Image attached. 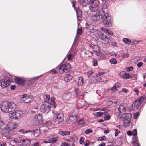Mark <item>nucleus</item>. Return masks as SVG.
<instances>
[{"label": "nucleus", "mask_w": 146, "mask_h": 146, "mask_svg": "<svg viewBox=\"0 0 146 146\" xmlns=\"http://www.w3.org/2000/svg\"><path fill=\"white\" fill-rule=\"evenodd\" d=\"M1 108L2 111L4 112H10L15 109L16 105L14 103H10L6 101L1 104Z\"/></svg>", "instance_id": "f257e3e1"}, {"label": "nucleus", "mask_w": 146, "mask_h": 146, "mask_svg": "<svg viewBox=\"0 0 146 146\" xmlns=\"http://www.w3.org/2000/svg\"><path fill=\"white\" fill-rule=\"evenodd\" d=\"M103 24L106 27H110L112 24V19L110 15L105 11L102 19Z\"/></svg>", "instance_id": "f03ea898"}, {"label": "nucleus", "mask_w": 146, "mask_h": 146, "mask_svg": "<svg viewBox=\"0 0 146 146\" xmlns=\"http://www.w3.org/2000/svg\"><path fill=\"white\" fill-rule=\"evenodd\" d=\"M100 4L98 0H90L89 2V8L91 11L96 12L99 9Z\"/></svg>", "instance_id": "7ed1b4c3"}, {"label": "nucleus", "mask_w": 146, "mask_h": 146, "mask_svg": "<svg viewBox=\"0 0 146 146\" xmlns=\"http://www.w3.org/2000/svg\"><path fill=\"white\" fill-rule=\"evenodd\" d=\"M104 9L103 8L100 9L99 11L96 13L95 14L92 16L91 19L94 21H98L102 20L105 11Z\"/></svg>", "instance_id": "20e7f679"}, {"label": "nucleus", "mask_w": 146, "mask_h": 146, "mask_svg": "<svg viewBox=\"0 0 146 146\" xmlns=\"http://www.w3.org/2000/svg\"><path fill=\"white\" fill-rule=\"evenodd\" d=\"M23 114V111L21 110H18L10 113L9 116L10 118L18 120L22 117Z\"/></svg>", "instance_id": "39448f33"}, {"label": "nucleus", "mask_w": 146, "mask_h": 146, "mask_svg": "<svg viewBox=\"0 0 146 146\" xmlns=\"http://www.w3.org/2000/svg\"><path fill=\"white\" fill-rule=\"evenodd\" d=\"M44 101L46 103H48L53 106L54 108H55L56 105V104L55 102V98L53 97H52L50 101V96L49 95H45L43 96Z\"/></svg>", "instance_id": "423d86ee"}, {"label": "nucleus", "mask_w": 146, "mask_h": 146, "mask_svg": "<svg viewBox=\"0 0 146 146\" xmlns=\"http://www.w3.org/2000/svg\"><path fill=\"white\" fill-rule=\"evenodd\" d=\"M144 99V98L143 97L138 98L132 104V109L134 110H135L138 109Z\"/></svg>", "instance_id": "0eeeda50"}, {"label": "nucleus", "mask_w": 146, "mask_h": 146, "mask_svg": "<svg viewBox=\"0 0 146 146\" xmlns=\"http://www.w3.org/2000/svg\"><path fill=\"white\" fill-rule=\"evenodd\" d=\"M70 68L71 66L69 63L63 64L59 67V72L61 73H66L70 71Z\"/></svg>", "instance_id": "6e6552de"}, {"label": "nucleus", "mask_w": 146, "mask_h": 146, "mask_svg": "<svg viewBox=\"0 0 146 146\" xmlns=\"http://www.w3.org/2000/svg\"><path fill=\"white\" fill-rule=\"evenodd\" d=\"M86 27L87 30L91 33H96L98 32V27L93 24H87L86 25Z\"/></svg>", "instance_id": "1a4fd4ad"}, {"label": "nucleus", "mask_w": 146, "mask_h": 146, "mask_svg": "<svg viewBox=\"0 0 146 146\" xmlns=\"http://www.w3.org/2000/svg\"><path fill=\"white\" fill-rule=\"evenodd\" d=\"M51 105L49 104H41L40 106V111L43 113H48L50 110Z\"/></svg>", "instance_id": "9d476101"}, {"label": "nucleus", "mask_w": 146, "mask_h": 146, "mask_svg": "<svg viewBox=\"0 0 146 146\" xmlns=\"http://www.w3.org/2000/svg\"><path fill=\"white\" fill-rule=\"evenodd\" d=\"M58 137L52 135H50L47 137V141L44 142V143H54L58 141Z\"/></svg>", "instance_id": "9b49d317"}, {"label": "nucleus", "mask_w": 146, "mask_h": 146, "mask_svg": "<svg viewBox=\"0 0 146 146\" xmlns=\"http://www.w3.org/2000/svg\"><path fill=\"white\" fill-rule=\"evenodd\" d=\"M13 81L12 79L8 78L2 79L0 82V86L2 87L5 88L9 85V84Z\"/></svg>", "instance_id": "f8f14e48"}, {"label": "nucleus", "mask_w": 146, "mask_h": 146, "mask_svg": "<svg viewBox=\"0 0 146 146\" xmlns=\"http://www.w3.org/2000/svg\"><path fill=\"white\" fill-rule=\"evenodd\" d=\"M64 115L63 113H58L56 115V118L54 120V121L56 124L61 123L64 119Z\"/></svg>", "instance_id": "ddd939ff"}, {"label": "nucleus", "mask_w": 146, "mask_h": 146, "mask_svg": "<svg viewBox=\"0 0 146 146\" xmlns=\"http://www.w3.org/2000/svg\"><path fill=\"white\" fill-rule=\"evenodd\" d=\"M17 127L18 125L16 123L11 121L8 122L6 127V129L9 131L17 128Z\"/></svg>", "instance_id": "4468645a"}, {"label": "nucleus", "mask_w": 146, "mask_h": 146, "mask_svg": "<svg viewBox=\"0 0 146 146\" xmlns=\"http://www.w3.org/2000/svg\"><path fill=\"white\" fill-rule=\"evenodd\" d=\"M21 98L23 101L26 103H31L33 99L31 96L28 95L26 94L23 95Z\"/></svg>", "instance_id": "2eb2a0df"}, {"label": "nucleus", "mask_w": 146, "mask_h": 146, "mask_svg": "<svg viewBox=\"0 0 146 146\" xmlns=\"http://www.w3.org/2000/svg\"><path fill=\"white\" fill-rule=\"evenodd\" d=\"M42 117L41 114L36 115L34 117V122L36 125H38L40 121H42Z\"/></svg>", "instance_id": "dca6fc26"}, {"label": "nucleus", "mask_w": 146, "mask_h": 146, "mask_svg": "<svg viewBox=\"0 0 146 146\" xmlns=\"http://www.w3.org/2000/svg\"><path fill=\"white\" fill-rule=\"evenodd\" d=\"M14 80L16 83L19 86L24 85L26 82L25 80L20 78H14Z\"/></svg>", "instance_id": "f3484780"}, {"label": "nucleus", "mask_w": 146, "mask_h": 146, "mask_svg": "<svg viewBox=\"0 0 146 146\" xmlns=\"http://www.w3.org/2000/svg\"><path fill=\"white\" fill-rule=\"evenodd\" d=\"M19 143H23L25 146H29L31 143V141L28 139H23L19 141Z\"/></svg>", "instance_id": "a211bd4d"}, {"label": "nucleus", "mask_w": 146, "mask_h": 146, "mask_svg": "<svg viewBox=\"0 0 146 146\" xmlns=\"http://www.w3.org/2000/svg\"><path fill=\"white\" fill-rule=\"evenodd\" d=\"M120 76L121 78L125 79H128L130 77V74L129 73H126L123 72L120 73Z\"/></svg>", "instance_id": "6ab92c4d"}, {"label": "nucleus", "mask_w": 146, "mask_h": 146, "mask_svg": "<svg viewBox=\"0 0 146 146\" xmlns=\"http://www.w3.org/2000/svg\"><path fill=\"white\" fill-rule=\"evenodd\" d=\"M116 110H118L119 111L118 113L119 114H121L122 112H124L126 110L125 108L122 105H120L119 108H117Z\"/></svg>", "instance_id": "aec40b11"}, {"label": "nucleus", "mask_w": 146, "mask_h": 146, "mask_svg": "<svg viewBox=\"0 0 146 146\" xmlns=\"http://www.w3.org/2000/svg\"><path fill=\"white\" fill-rule=\"evenodd\" d=\"M100 37L101 39L103 40H106L107 42L110 41V39L106 35L103 34L102 33H100Z\"/></svg>", "instance_id": "412c9836"}, {"label": "nucleus", "mask_w": 146, "mask_h": 146, "mask_svg": "<svg viewBox=\"0 0 146 146\" xmlns=\"http://www.w3.org/2000/svg\"><path fill=\"white\" fill-rule=\"evenodd\" d=\"M125 119H127L128 121L131 120L132 117V115L129 113H124L123 114Z\"/></svg>", "instance_id": "4be33fe9"}, {"label": "nucleus", "mask_w": 146, "mask_h": 146, "mask_svg": "<svg viewBox=\"0 0 146 146\" xmlns=\"http://www.w3.org/2000/svg\"><path fill=\"white\" fill-rule=\"evenodd\" d=\"M70 131H61L58 132V134L62 136H67L70 134Z\"/></svg>", "instance_id": "5701e85b"}, {"label": "nucleus", "mask_w": 146, "mask_h": 146, "mask_svg": "<svg viewBox=\"0 0 146 146\" xmlns=\"http://www.w3.org/2000/svg\"><path fill=\"white\" fill-rule=\"evenodd\" d=\"M78 3L80 5L84 7L88 3V0H78Z\"/></svg>", "instance_id": "b1692460"}, {"label": "nucleus", "mask_w": 146, "mask_h": 146, "mask_svg": "<svg viewBox=\"0 0 146 146\" xmlns=\"http://www.w3.org/2000/svg\"><path fill=\"white\" fill-rule=\"evenodd\" d=\"M72 78V76L70 74H67L64 78V80L66 82H68Z\"/></svg>", "instance_id": "393cba45"}, {"label": "nucleus", "mask_w": 146, "mask_h": 146, "mask_svg": "<svg viewBox=\"0 0 146 146\" xmlns=\"http://www.w3.org/2000/svg\"><path fill=\"white\" fill-rule=\"evenodd\" d=\"M33 136L36 137L39 136L40 134V131L39 129H35L33 130Z\"/></svg>", "instance_id": "a878e982"}, {"label": "nucleus", "mask_w": 146, "mask_h": 146, "mask_svg": "<svg viewBox=\"0 0 146 146\" xmlns=\"http://www.w3.org/2000/svg\"><path fill=\"white\" fill-rule=\"evenodd\" d=\"M101 29L106 33L108 34L111 35H113V33L111 31L106 29V28H101Z\"/></svg>", "instance_id": "bb28decb"}, {"label": "nucleus", "mask_w": 146, "mask_h": 146, "mask_svg": "<svg viewBox=\"0 0 146 146\" xmlns=\"http://www.w3.org/2000/svg\"><path fill=\"white\" fill-rule=\"evenodd\" d=\"M137 139L138 137L137 136L134 137L133 138L132 143L135 146H136L137 144H139L138 143V141L137 140Z\"/></svg>", "instance_id": "cd10ccee"}, {"label": "nucleus", "mask_w": 146, "mask_h": 146, "mask_svg": "<svg viewBox=\"0 0 146 146\" xmlns=\"http://www.w3.org/2000/svg\"><path fill=\"white\" fill-rule=\"evenodd\" d=\"M78 84L80 86H82L83 84V78L81 77H78Z\"/></svg>", "instance_id": "c85d7f7f"}, {"label": "nucleus", "mask_w": 146, "mask_h": 146, "mask_svg": "<svg viewBox=\"0 0 146 146\" xmlns=\"http://www.w3.org/2000/svg\"><path fill=\"white\" fill-rule=\"evenodd\" d=\"M25 134H27V136L28 137H33V130H28L26 131Z\"/></svg>", "instance_id": "c756f323"}, {"label": "nucleus", "mask_w": 146, "mask_h": 146, "mask_svg": "<svg viewBox=\"0 0 146 146\" xmlns=\"http://www.w3.org/2000/svg\"><path fill=\"white\" fill-rule=\"evenodd\" d=\"M123 42L126 44L130 45L131 44V42L130 39L127 38H124L123 39Z\"/></svg>", "instance_id": "7c9ffc66"}, {"label": "nucleus", "mask_w": 146, "mask_h": 146, "mask_svg": "<svg viewBox=\"0 0 146 146\" xmlns=\"http://www.w3.org/2000/svg\"><path fill=\"white\" fill-rule=\"evenodd\" d=\"M74 56L72 55L71 54H68L67 55L68 60H71Z\"/></svg>", "instance_id": "2f4dec72"}, {"label": "nucleus", "mask_w": 146, "mask_h": 146, "mask_svg": "<svg viewBox=\"0 0 146 146\" xmlns=\"http://www.w3.org/2000/svg\"><path fill=\"white\" fill-rule=\"evenodd\" d=\"M110 63L113 64H116L117 63V61L115 58H112L110 60Z\"/></svg>", "instance_id": "473e14b6"}, {"label": "nucleus", "mask_w": 146, "mask_h": 146, "mask_svg": "<svg viewBox=\"0 0 146 146\" xmlns=\"http://www.w3.org/2000/svg\"><path fill=\"white\" fill-rule=\"evenodd\" d=\"M133 66H131L129 67H126L125 68L126 70L128 72L132 71L133 69Z\"/></svg>", "instance_id": "72a5a7b5"}, {"label": "nucleus", "mask_w": 146, "mask_h": 146, "mask_svg": "<svg viewBox=\"0 0 146 146\" xmlns=\"http://www.w3.org/2000/svg\"><path fill=\"white\" fill-rule=\"evenodd\" d=\"M121 57L124 58H126L129 56V54L128 53H125L123 54L121 56Z\"/></svg>", "instance_id": "f704fd0d"}, {"label": "nucleus", "mask_w": 146, "mask_h": 146, "mask_svg": "<svg viewBox=\"0 0 146 146\" xmlns=\"http://www.w3.org/2000/svg\"><path fill=\"white\" fill-rule=\"evenodd\" d=\"M115 132V136H117L120 133V131L118 129H115L114 130Z\"/></svg>", "instance_id": "c9c22d12"}, {"label": "nucleus", "mask_w": 146, "mask_h": 146, "mask_svg": "<svg viewBox=\"0 0 146 146\" xmlns=\"http://www.w3.org/2000/svg\"><path fill=\"white\" fill-rule=\"evenodd\" d=\"M104 74H105V73L104 72H100L96 74V77H98L99 76L104 75Z\"/></svg>", "instance_id": "e433bc0d"}, {"label": "nucleus", "mask_w": 146, "mask_h": 146, "mask_svg": "<svg viewBox=\"0 0 146 146\" xmlns=\"http://www.w3.org/2000/svg\"><path fill=\"white\" fill-rule=\"evenodd\" d=\"M93 131L91 129H88L86 130L85 131V133L86 134H88L90 133H92Z\"/></svg>", "instance_id": "4c0bfd02"}, {"label": "nucleus", "mask_w": 146, "mask_h": 146, "mask_svg": "<svg viewBox=\"0 0 146 146\" xmlns=\"http://www.w3.org/2000/svg\"><path fill=\"white\" fill-rule=\"evenodd\" d=\"M132 135L133 137H136L137 136V130L136 129H135L133 130L132 133Z\"/></svg>", "instance_id": "58836bf2"}, {"label": "nucleus", "mask_w": 146, "mask_h": 146, "mask_svg": "<svg viewBox=\"0 0 146 146\" xmlns=\"http://www.w3.org/2000/svg\"><path fill=\"white\" fill-rule=\"evenodd\" d=\"M104 118L105 120H109L110 118V116L109 115H107L105 114L104 115Z\"/></svg>", "instance_id": "ea45409f"}, {"label": "nucleus", "mask_w": 146, "mask_h": 146, "mask_svg": "<svg viewBox=\"0 0 146 146\" xmlns=\"http://www.w3.org/2000/svg\"><path fill=\"white\" fill-rule=\"evenodd\" d=\"M119 86L118 85V84H116L113 87L112 89L111 90L112 91H114L116 90V87H119Z\"/></svg>", "instance_id": "a19ab883"}, {"label": "nucleus", "mask_w": 146, "mask_h": 146, "mask_svg": "<svg viewBox=\"0 0 146 146\" xmlns=\"http://www.w3.org/2000/svg\"><path fill=\"white\" fill-rule=\"evenodd\" d=\"M93 74V72L92 71H90L87 72V75L88 77H90Z\"/></svg>", "instance_id": "79ce46f5"}, {"label": "nucleus", "mask_w": 146, "mask_h": 146, "mask_svg": "<svg viewBox=\"0 0 146 146\" xmlns=\"http://www.w3.org/2000/svg\"><path fill=\"white\" fill-rule=\"evenodd\" d=\"M84 137H81L80 139V143L81 144H82L84 142Z\"/></svg>", "instance_id": "37998d69"}, {"label": "nucleus", "mask_w": 146, "mask_h": 146, "mask_svg": "<svg viewBox=\"0 0 146 146\" xmlns=\"http://www.w3.org/2000/svg\"><path fill=\"white\" fill-rule=\"evenodd\" d=\"M139 113L138 112H136L134 113L133 115V117L134 119H136L137 118L138 116L139 115Z\"/></svg>", "instance_id": "c03bdc74"}, {"label": "nucleus", "mask_w": 146, "mask_h": 146, "mask_svg": "<svg viewBox=\"0 0 146 146\" xmlns=\"http://www.w3.org/2000/svg\"><path fill=\"white\" fill-rule=\"evenodd\" d=\"M132 80H136L137 79L136 75H132L130 77Z\"/></svg>", "instance_id": "a18cd8bd"}, {"label": "nucleus", "mask_w": 146, "mask_h": 146, "mask_svg": "<svg viewBox=\"0 0 146 146\" xmlns=\"http://www.w3.org/2000/svg\"><path fill=\"white\" fill-rule=\"evenodd\" d=\"M99 140L100 141L106 140V137L105 136H102L99 138Z\"/></svg>", "instance_id": "49530a36"}, {"label": "nucleus", "mask_w": 146, "mask_h": 146, "mask_svg": "<svg viewBox=\"0 0 146 146\" xmlns=\"http://www.w3.org/2000/svg\"><path fill=\"white\" fill-rule=\"evenodd\" d=\"M84 121L83 119L79 120L78 121V123L79 125H81L84 123Z\"/></svg>", "instance_id": "de8ad7c7"}, {"label": "nucleus", "mask_w": 146, "mask_h": 146, "mask_svg": "<svg viewBox=\"0 0 146 146\" xmlns=\"http://www.w3.org/2000/svg\"><path fill=\"white\" fill-rule=\"evenodd\" d=\"M82 33V30L81 29H78L77 31V34L78 35H80Z\"/></svg>", "instance_id": "09e8293b"}, {"label": "nucleus", "mask_w": 146, "mask_h": 146, "mask_svg": "<svg viewBox=\"0 0 146 146\" xmlns=\"http://www.w3.org/2000/svg\"><path fill=\"white\" fill-rule=\"evenodd\" d=\"M69 145L68 143L65 142L62 143L61 145V146H69Z\"/></svg>", "instance_id": "8fccbe9b"}, {"label": "nucleus", "mask_w": 146, "mask_h": 146, "mask_svg": "<svg viewBox=\"0 0 146 146\" xmlns=\"http://www.w3.org/2000/svg\"><path fill=\"white\" fill-rule=\"evenodd\" d=\"M97 60H94L93 61V65L94 66H97Z\"/></svg>", "instance_id": "3c124183"}, {"label": "nucleus", "mask_w": 146, "mask_h": 146, "mask_svg": "<svg viewBox=\"0 0 146 146\" xmlns=\"http://www.w3.org/2000/svg\"><path fill=\"white\" fill-rule=\"evenodd\" d=\"M133 91L134 92L136 93V94L138 95V93L139 92V91L136 88H135L133 89Z\"/></svg>", "instance_id": "603ef678"}, {"label": "nucleus", "mask_w": 146, "mask_h": 146, "mask_svg": "<svg viewBox=\"0 0 146 146\" xmlns=\"http://www.w3.org/2000/svg\"><path fill=\"white\" fill-rule=\"evenodd\" d=\"M79 90V89L78 88H76L75 90V92L77 96H79V95L78 94Z\"/></svg>", "instance_id": "864d4df0"}, {"label": "nucleus", "mask_w": 146, "mask_h": 146, "mask_svg": "<svg viewBox=\"0 0 146 146\" xmlns=\"http://www.w3.org/2000/svg\"><path fill=\"white\" fill-rule=\"evenodd\" d=\"M143 64V63L142 62H140L137 64V66L138 68L141 67Z\"/></svg>", "instance_id": "5fc2aeb1"}, {"label": "nucleus", "mask_w": 146, "mask_h": 146, "mask_svg": "<svg viewBox=\"0 0 146 146\" xmlns=\"http://www.w3.org/2000/svg\"><path fill=\"white\" fill-rule=\"evenodd\" d=\"M122 90L125 93H127L129 92V90H128L124 88L122 89Z\"/></svg>", "instance_id": "6e6d98bb"}, {"label": "nucleus", "mask_w": 146, "mask_h": 146, "mask_svg": "<svg viewBox=\"0 0 146 146\" xmlns=\"http://www.w3.org/2000/svg\"><path fill=\"white\" fill-rule=\"evenodd\" d=\"M95 115L97 117L101 116L100 115V112H97L96 113Z\"/></svg>", "instance_id": "4d7b16f0"}, {"label": "nucleus", "mask_w": 146, "mask_h": 146, "mask_svg": "<svg viewBox=\"0 0 146 146\" xmlns=\"http://www.w3.org/2000/svg\"><path fill=\"white\" fill-rule=\"evenodd\" d=\"M127 135L129 136H131L132 135V132L131 131H129L127 132Z\"/></svg>", "instance_id": "13d9d810"}, {"label": "nucleus", "mask_w": 146, "mask_h": 146, "mask_svg": "<svg viewBox=\"0 0 146 146\" xmlns=\"http://www.w3.org/2000/svg\"><path fill=\"white\" fill-rule=\"evenodd\" d=\"M95 80H96V82H99V81H100L101 82H104L105 81H102V78H98V80L96 79H95Z\"/></svg>", "instance_id": "bf43d9fd"}, {"label": "nucleus", "mask_w": 146, "mask_h": 146, "mask_svg": "<svg viewBox=\"0 0 146 146\" xmlns=\"http://www.w3.org/2000/svg\"><path fill=\"white\" fill-rule=\"evenodd\" d=\"M16 86L15 85H11L10 87V88L11 90H14Z\"/></svg>", "instance_id": "052dcab7"}, {"label": "nucleus", "mask_w": 146, "mask_h": 146, "mask_svg": "<svg viewBox=\"0 0 146 146\" xmlns=\"http://www.w3.org/2000/svg\"><path fill=\"white\" fill-rule=\"evenodd\" d=\"M52 113L54 115H57V114H58V112L56 111L55 110H54L52 111Z\"/></svg>", "instance_id": "680f3d73"}, {"label": "nucleus", "mask_w": 146, "mask_h": 146, "mask_svg": "<svg viewBox=\"0 0 146 146\" xmlns=\"http://www.w3.org/2000/svg\"><path fill=\"white\" fill-rule=\"evenodd\" d=\"M19 132H21L23 134H25L26 131H24V130L22 129H20L19 131Z\"/></svg>", "instance_id": "e2e57ef3"}, {"label": "nucleus", "mask_w": 146, "mask_h": 146, "mask_svg": "<svg viewBox=\"0 0 146 146\" xmlns=\"http://www.w3.org/2000/svg\"><path fill=\"white\" fill-rule=\"evenodd\" d=\"M89 104H88L85 101L83 104V106H89Z\"/></svg>", "instance_id": "0e129e2a"}, {"label": "nucleus", "mask_w": 146, "mask_h": 146, "mask_svg": "<svg viewBox=\"0 0 146 146\" xmlns=\"http://www.w3.org/2000/svg\"><path fill=\"white\" fill-rule=\"evenodd\" d=\"M33 146H40L39 143L38 142H37L34 144Z\"/></svg>", "instance_id": "69168bd1"}, {"label": "nucleus", "mask_w": 146, "mask_h": 146, "mask_svg": "<svg viewBox=\"0 0 146 146\" xmlns=\"http://www.w3.org/2000/svg\"><path fill=\"white\" fill-rule=\"evenodd\" d=\"M72 7L75 9V2L74 1H72Z\"/></svg>", "instance_id": "338daca9"}, {"label": "nucleus", "mask_w": 146, "mask_h": 146, "mask_svg": "<svg viewBox=\"0 0 146 146\" xmlns=\"http://www.w3.org/2000/svg\"><path fill=\"white\" fill-rule=\"evenodd\" d=\"M105 145V143L103 142L99 144L98 146H104Z\"/></svg>", "instance_id": "774afa93"}]
</instances>
